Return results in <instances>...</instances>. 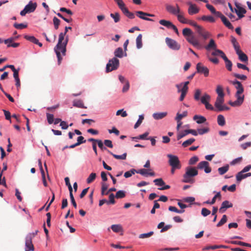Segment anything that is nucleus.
<instances>
[{"mask_svg": "<svg viewBox=\"0 0 251 251\" xmlns=\"http://www.w3.org/2000/svg\"><path fill=\"white\" fill-rule=\"evenodd\" d=\"M67 28L72 29V27L70 26L65 27V32H61L59 34L58 43L54 49L58 59V63L59 65L60 64L62 59L61 56V53L64 56L66 54V46L69 41L68 36H67L65 38V35L67 32Z\"/></svg>", "mask_w": 251, "mask_h": 251, "instance_id": "nucleus-1", "label": "nucleus"}, {"mask_svg": "<svg viewBox=\"0 0 251 251\" xmlns=\"http://www.w3.org/2000/svg\"><path fill=\"white\" fill-rule=\"evenodd\" d=\"M230 83L234 85L235 88L237 89V92L235 96L237 100L234 101H229V104L232 106H238L241 105L244 100V95H242L244 92V88L241 83L238 81L235 80L230 81Z\"/></svg>", "mask_w": 251, "mask_h": 251, "instance_id": "nucleus-2", "label": "nucleus"}, {"mask_svg": "<svg viewBox=\"0 0 251 251\" xmlns=\"http://www.w3.org/2000/svg\"><path fill=\"white\" fill-rule=\"evenodd\" d=\"M182 34L186 37V40L195 47L200 49L201 45L200 42L193 35V32L189 28H185L182 30Z\"/></svg>", "mask_w": 251, "mask_h": 251, "instance_id": "nucleus-3", "label": "nucleus"}, {"mask_svg": "<svg viewBox=\"0 0 251 251\" xmlns=\"http://www.w3.org/2000/svg\"><path fill=\"white\" fill-rule=\"evenodd\" d=\"M198 174V171L194 167H188L186 169V172L183 176L182 182L184 183H193L194 179L193 177Z\"/></svg>", "mask_w": 251, "mask_h": 251, "instance_id": "nucleus-4", "label": "nucleus"}, {"mask_svg": "<svg viewBox=\"0 0 251 251\" xmlns=\"http://www.w3.org/2000/svg\"><path fill=\"white\" fill-rule=\"evenodd\" d=\"M119 66V60L116 57H114L109 60L106 65V72L107 73L117 70Z\"/></svg>", "mask_w": 251, "mask_h": 251, "instance_id": "nucleus-5", "label": "nucleus"}, {"mask_svg": "<svg viewBox=\"0 0 251 251\" xmlns=\"http://www.w3.org/2000/svg\"><path fill=\"white\" fill-rule=\"evenodd\" d=\"M37 4L36 2H33L30 1L28 3L25 5L24 9L20 12V15L22 16H25L27 13H30L33 12L36 7Z\"/></svg>", "mask_w": 251, "mask_h": 251, "instance_id": "nucleus-6", "label": "nucleus"}, {"mask_svg": "<svg viewBox=\"0 0 251 251\" xmlns=\"http://www.w3.org/2000/svg\"><path fill=\"white\" fill-rule=\"evenodd\" d=\"M224 102V98L217 97L215 102L214 105L217 109L216 110L217 111H222L223 110H228L229 107L226 105H223Z\"/></svg>", "mask_w": 251, "mask_h": 251, "instance_id": "nucleus-7", "label": "nucleus"}, {"mask_svg": "<svg viewBox=\"0 0 251 251\" xmlns=\"http://www.w3.org/2000/svg\"><path fill=\"white\" fill-rule=\"evenodd\" d=\"M167 157L169 158V163L170 165L172 167H176L177 169H179L181 167L180 161L178 158L175 155H173L170 154L167 155Z\"/></svg>", "mask_w": 251, "mask_h": 251, "instance_id": "nucleus-8", "label": "nucleus"}, {"mask_svg": "<svg viewBox=\"0 0 251 251\" xmlns=\"http://www.w3.org/2000/svg\"><path fill=\"white\" fill-rule=\"evenodd\" d=\"M166 43L167 46L171 49L173 50H179L180 48V46L178 43L171 38L167 37L165 39Z\"/></svg>", "mask_w": 251, "mask_h": 251, "instance_id": "nucleus-9", "label": "nucleus"}, {"mask_svg": "<svg viewBox=\"0 0 251 251\" xmlns=\"http://www.w3.org/2000/svg\"><path fill=\"white\" fill-rule=\"evenodd\" d=\"M196 31L198 34L204 40H206L211 35L208 31L201 26L198 27Z\"/></svg>", "mask_w": 251, "mask_h": 251, "instance_id": "nucleus-10", "label": "nucleus"}, {"mask_svg": "<svg viewBox=\"0 0 251 251\" xmlns=\"http://www.w3.org/2000/svg\"><path fill=\"white\" fill-rule=\"evenodd\" d=\"M135 14L136 16H138L140 19L149 21H153V20L147 18L146 17L149 16L152 17L154 16L153 14L146 13L141 11H136Z\"/></svg>", "mask_w": 251, "mask_h": 251, "instance_id": "nucleus-11", "label": "nucleus"}, {"mask_svg": "<svg viewBox=\"0 0 251 251\" xmlns=\"http://www.w3.org/2000/svg\"><path fill=\"white\" fill-rule=\"evenodd\" d=\"M176 7L175 8L173 6L170 4H166V9L170 13L176 15L177 14L180 13V10L177 4H176Z\"/></svg>", "mask_w": 251, "mask_h": 251, "instance_id": "nucleus-12", "label": "nucleus"}, {"mask_svg": "<svg viewBox=\"0 0 251 251\" xmlns=\"http://www.w3.org/2000/svg\"><path fill=\"white\" fill-rule=\"evenodd\" d=\"M197 168L201 170L204 169L206 173H209L211 171V169L209 166L208 162L205 161L200 162L197 166Z\"/></svg>", "mask_w": 251, "mask_h": 251, "instance_id": "nucleus-13", "label": "nucleus"}, {"mask_svg": "<svg viewBox=\"0 0 251 251\" xmlns=\"http://www.w3.org/2000/svg\"><path fill=\"white\" fill-rule=\"evenodd\" d=\"M197 72L201 74H203L205 76H207L209 75L208 69L204 66H202L201 63H198L196 66Z\"/></svg>", "mask_w": 251, "mask_h": 251, "instance_id": "nucleus-14", "label": "nucleus"}, {"mask_svg": "<svg viewBox=\"0 0 251 251\" xmlns=\"http://www.w3.org/2000/svg\"><path fill=\"white\" fill-rule=\"evenodd\" d=\"M136 173L139 174L143 176H154L155 173L151 169H141L137 171Z\"/></svg>", "mask_w": 251, "mask_h": 251, "instance_id": "nucleus-15", "label": "nucleus"}, {"mask_svg": "<svg viewBox=\"0 0 251 251\" xmlns=\"http://www.w3.org/2000/svg\"><path fill=\"white\" fill-rule=\"evenodd\" d=\"M25 251H34V247L32 242V237L31 235L28 236L25 239Z\"/></svg>", "mask_w": 251, "mask_h": 251, "instance_id": "nucleus-16", "label": "nucleus"}, {"mask_svg": "<svg viewBox=\"0 0 251 251\" xmlns=\"http://www.w3.org/2000/svg\"><path fill=\"white\" fill-rule=\"evenodd\" d=\"M188 4L189 6L188 9V12L189 15H193L199 13L200 9L197 7L196 4H192L190 2H188Z\"/></svg>", "mask_w": 251, "mask_h": 251, "instance_id": "nucleus-17", "label": "nucleus"}, {"mask_svg": "<svg viewBox=\"0 0 251 251\" xmlns=\"http://www.w3.org/2000/svg\"><path fill=\"white\" fill-rule=\"evenodd\" d=\"M237 9H234L235 12L237 14L239 19L243 18L244 14L246 13V10L243 7H240L237 4H235Z\"/></svg>", "mask_w": 251, "mask_h": 251, "instance_id": "nucleus-18", "label": "nucleus"}, {"mask_svg": "<svg viewBox=\"0 0 251 251\" xmlns=\"http://www.w3.org/2000/svg\"><path fill=\"white\" fill-rule=\"evenodd\" d=\"M217 48V46L213 39H211L208 44L205 47V49L207 50H213L216 49Z\"/></svg>", "mask_w": 251, "mask_h": 251, "instance_id": "nucleus-19", "label": "nucleus"}, {"mask_svg": "<svg viewBox=\"0 0 251 251\" xmlns=\"http://www.w3.org/2000/svg\"><path fill=\"white\" fill-rule=\"evenodd\" d=\"M211 55L214 56H220L222 58L226 56L225 53L222 50L218 49L217 48L216 49L213 50V51L211 53Z\"/></svg>", "mask_w": 251, "mask_h": 251, "instance_id": "nucleus-20", "label": "nucleus"}, {"mask_svg": "<svg viewBox=\"0 0 251 251\" xmlns=\"http://www.w3.org/2000/svg\"><path fill=\"white\" fill-rule=\"evenodd\" d=\"M167 115V112H160V113H155L152 115L153 118L155 120H160L165 117Z\"/></svg>", "mask_w": 251, "mask_h": 251, "instance_id": "nucleus-21", "label": "nucleus"}, {"mask_svg": "<svg viewBox=\"0 0 251 251\" xmlns=\"http://www.w3.org/2000/svg\"><path fill=\"white\" fill-rule=\"evenodd\" d=\"M238 55L239 59L242 62H247L248 61V57L242 50L237 53Z\"/></svg>", "mask_w": 251, "mask_h": 251, "instance_id": "nucleus-22", "label": "nucleus"}, {"mask_svg": "<svg viewBox=\"0 0 251 251\" xmlns=\"http://www.w3.org/2000/svg\"><path fill=\"white\" fill-rule=\"evenodd\" d=\"M193 120H197L196 122L199 124L204 123L206 121L204 117L198 115H196L193 117Z\"/></svg>", "mask_w": 251, "mask_h": 251, "instance_id": "nucleus-23", "label": "nucleus"}, {"mask_svg": "<svg viewBox=\"0 0 251 251\" xmlns=\"http://www.w3.org/2000/svg\"><path fill=\"white\" fill-rule=\"evenodd\" d=\"M73 106L78 108H86L84 105L82 100H75L73 101Z\"/></svg>", "mask_w": 251, "mask_h": 251, "instance_id": "nucleus-24", "label": "nucleus"}, {"mask_svg": "<svg viewBox=\"0 0 251 251\" xmlns=\"http://www.w3.org/2000/svg\"><path fill=\"white\" fill-rule=\"evenodd\" d=\"M136 44L137 49H139L142 47V35L141 34H139L137 37Z\"/></svg>", "mask_w": 251, "mask_h": 251, "instance_id": "nucleus-25", "label": "nucleus"}, {"mask_svg": "<svg viewBox=\"0 0 251 251\" xmlns=\"http://www.w3.org/2000/svg\"><path fill=\"white\" fill-rule=\"evenodd\" d=\"M114 55L116 57L122 58L124 56V52L122 48L119 47L114 51Z\"/></svg>", "mask_w": 251, "mask_h": 251, "instance_id": "nucleus-26", "label": "nucleus"}, {"mask_svg": "<svg viewBox=\"0 0 251 251\" xmlns=\"http://www.w3.org/2000/svg\"><path fill=\"white\" fill-rule=\"evenodd\" d=\"M159 23L160 25L166 26L168 28H171V26L173 25V23L169 21H167L165 20H161L159 21Z\"/></svg>", "mask_w": 251, "mask_h": 251, "instance_id": "nucleus-27", "label": "nucleus"}, {"mask_svg": "<svg viewBox=\"0 0 251 251\" xmlns=\"http://www.w3.org/2000/svg\"><path fill=\"white\" fill-rule=\"evenodd\" d=\"M221 20L225 25L226 26L227 28L230 29H233V26L225 16L223 17V18L221 19Z\"/></svg>", "mask_w": 251, "mask_h": 251, "instance_id": "nucleus-28", "label": "nucleus"}, {"mask_svg": "<svg viewBox=\"0 0 251 251\" xmlns=\"http://www.w3.org/2000/svg\"><path fill=\"white\" fill-rule=\"evenodd\" d=\"M112 230L116 233L123 231V229L121 225H112L111 226Z\"/></svg>", "mask_w": 251, "mask_h": 251, "instance_id": "nucleus-29", "label": "nucleus"}, {"mask_svg": "<svg viewBox=\"0 0 251 251\" xmlns=\"http://www.w3.org/2000/svg\"><path fill=\"white\" fill-rule=\"evenodd\" d=\"M227 247L224 245H214V246H210L205 247L203 250H208L210 249L215 250L217 249H226Z\"/></svg>", "mask_w": 251, "mask_h": 251, "instance_id": "nucleus-30", "label": "nucleus"}, {"mask_svg": "<svg viewBox=\"0 0 251 251\" xmlns=\"http://www.w3.org/2000/svg\"><path fill=\"white\" fill-rule=\"evenodd\" d=\"M226 63V66L227 69L229 71H231L232 70V62L227 58V57L226 56L225 57L223 58Z\"/></svg>", "mask_w": 251, "mask_h": 251, "instance_id": "nucleus-31", "label": "nucleus"}, {"mask_svg": "<svg viewBox=\"0 0 251 251\" xmlns=\"http://www.w3.org/2000/svg\"><path fill=\"white\" fill-rule=\"evenodd\" d=\"M109 153L112 155L115 158L117 159H121V160H125L126 158L127 154L126 153H124L122 155H117L115 154H114L112 152L108 151Z\"/></svg>", "mask_w": 251, "mask_h": 251, "instance_id": "nucleus-32", "label": "nucleus"}, {"mask_svg": "<svg viewBox=\"0 0 251 251\" xmlns=\"http://www.w3.org/2000/svg\"><path fill=\"white\" fill-rule=\"evenodd\" d=\"M201 19L203 21H208L210 23H214L215 22V19L211 16H202L201 18Z\"/></svg>", "mask_w": 251, "mask_h": 251, "instance_id": "nucleus-33", "label": "nucleus"}, {"mask_svg": "<svg viewBox=\"0 0 251 251\" xmlns=\"http://www.w3.org/2000/svg\"><path fill=\"white\" fill-rule=\"evenodd\" d=\"M230 243L232 244L238 245L239 246H246L251 248V244L239 241H231Z\"/></svg>", "mask_w": 251, "mask_h": 251, "instance_id": "nucleus-34", "label": "nucleus"}, {"mask_svg": "<svg viewBox=\"0 0 251 251\" xmlns=\"http://www.w3.org/2000/svg\"><path fill=\"white\" fill-rule=\"evenodd\" d=\"M211 97L210 96L206 94L205 93L201 98V100L202 104H204L206 102H208L210 100Z\"/></svg>", "mask_w": 251, "mask_h": 251, "instance_id": "nucleus-35", "label": "nucleus"}, {"mask_svg": "<svg viewBox=\"0 0 251 251\" xmlns=\"http://www.w3.org/2000/svg\"><path fill=\"white\" fill-rule=\"evenodd\" d=\"M217 122L219 126H224L226 124L225 119L224 116L222 115H218L217 117Z\"/></svg>", "mask_w": 251, "mask_h": 251, "instance_id": "nucleus-36", "label": "nucleus"}, {"mask_svg": "<svg viewBox=\"0 0 251 251\" xmlns=\"http://www.w3.org/2000/svg\"><path fill=\"white\" fill-rule=\"evenodd\" d=\"M178 20L182 24H186L188 22V20H187L183 15L180 12L176 15Z\"/></svg>", "mask_w": 251, "mask_h": 251, "instance_id": "nucleus-37", "label": "nucleus"}, {"mask_svg": "<svg viewBox=\"0 0 251 251\" xmlns=\"http://www.w3.org/2000/svg\"><path fill=\"white\" fill-rule=\"evenodd\" d=\"M228 169H229V166H228V165H226L225 166L219 168L218 169V171L219 172V173L221 175H223L225 174L226 172H227V171L228 170Z\"/></svg>", "mask_w": 251, "mask_h": 251, "instance_id": "nucleus-38", "label": "nucleus"}, {"mask_svg": "<svg viewBox=\"0 0 251 251\" xmlns=\"http://www.w3.org/2000/svg\"><path fill=\"white\" fill-rule=\"evenodd\" d=\"M244 173H242V171L239 172L236 176V180L238 182H240L243 179L246 178V176L245 174H244Z\"/></svg>", "mask_w": 251, "mask_h": 251, "instance_id": "nucleus-39", "label": "nucleus"}, {"mask_svg": "<svg viewBox=\"0 0 251 251\" xmlns=\"http://www.w3.org/2000/svg\"><path fill=\"white\" fill-rule=\"evenodd\" d=\"M124 10V11L123 12V13L128 18L132 19L135 18L134 14L133 13L130 12L127 8Z\"/></svg>", "mask_w": 251, "mask_h": 251, "instance_id": "nucleus-40", "label": "nucleus"}, {"mask_svg": "<svg viewBox=\"0 0 251 251\" xmlns=\"http://www.w3.org/2000/svg\"><path fill=\"white\" fill-rule=\"evenodd\" d=\"M24 38L26 39L27 40L34 43L36 44L37 43L38 39H36L34 36H29L27 35H25L24 36Z\"/></svg>", "mask_w": 251, "mask_h": 251, "instance_id": "nucleus-41", "label": "nucleus"}, {"mask_svg": "<svg viewBox=\"0 0 251 251\" xmlns=\"http://www.w3.org/2000/svg\"><path fill=\"white\" fill-rule=\"evenodd\" d=\"M195 139L193 138H190L187 140H186L185 141H184L182 144V146L185 148V147H187V146L191 145L194 142H195Z\"/></svg>", "mask_w": 251, "mask_h": 251, "instance_id": "nucleus-42", "label": "nucleus"}, {"mask_svg": "<svg viewBox=\"0 0 251 251\" xmlns=\"http://www.w3.org/2000/svg\"><path fill=\"white\" fill-rule=\"evenodd\" d=\"M187 116V111H184L182 114H179L178 113H177L176 116L175 118V120L176 121H181V120Z\"/></svg>", "mask_w": 251, "mask_h": 251, "instance_id": "nucleus-43", "label": "nucleus"}, {"mask_svg": "<svg viewBox=\"0 0 251 251\" xmlns=\"http://www.w3.org/2000/svg\"><path fill=\"white\" fill-rule=\"evenodd\" d=\"M216 92L218 96L217 97L224 98V93L222 87L221 86H218L216 89Z\"/></svg>", "mask_w": 251, "mask_h": 251, "instance_id": "nucleus-44", "label": "nucleus"}, {"mask_svg": "<svg viewBox=\"0 0 251 251\" xmlns=\"http://www.w3.org/2000/svg\"><path fill=\"white\" fill-rule=\"evenodd\" d=\"M227 220V216L226 215H224L220 221L217 224V227H220L225 224Z\"/></svg>", "mask_w": 251, "mask_h": 251, "instance_id": "nucleus-45", "label": "nucleus"}, {"mask_svg": "<svg viewBox=\"0 0 251 251\" xmlns=\"http://www.w3.org/2000/svg\"><path fill=\"white\" fill-rule=\"evenodd\" d=\"M110 17L114 19V21L115 23H118L120 21V14L117 12H116L115 13H111Z\"/></svg>", "mask_w": 251, "mask_h": 251, "instance_id": "nucleus-46", "label": "nucleus"}, {"mask_svg": "<svg viewBox=\"0 0 251 251\" xmlns=\"http://www.w3.org/2000/svg\"><path fill=\"white\" fill-rule=\"evenodd\" d=\"M136 172L137 171L134 169H131L130 171H127L124 174V176L126 178L129 177L132 175H134L135 173H136Z\"/></svg>", "mask_w": 251, "mask_h": 251, "instance_id": "nucleus-47", "label": "nucleus"}, {"mask_svg": "<svg viewBox=\"0 0 251 251\" xmlns=\"http://www.w3.org/2000/svg\"><path fill=\"white\" fill-rule=\"evenodd\" d=\"M188 89L181 88V91L180 92L181 93V95L179 99V100L180 101H182L183 100L184 98L186 96L187 93L188 92Z\"/></svg>", "mask_w": 251, "mask_h": 251, "instance_id": "nucleus-48", "label": "nucleus"}, {"mask_svg": "<svg viewBox=\"0 0 251 251\" xmlns=\"http://www.w3.org/2000/svg\"><path fill=\"white\" fill-rule=\"evenodd\" d=\"M169 210L177 213H183L184 212V210H178L176 207L173 206L169 207Z\"/></svg>", "mask_w": 251, "mask_h": 251, "instance_id": "nucleus-49", "label": "nucleus"}, {"mask_svg": "<svg viewBox=\"0 0 251 251\" xmlns=\"http://www.w3.org/2000/svg\"><path fill=\"white\" fill-rule=\"evenodd\" d=\"M201 93V92L200 89H197L195 90L194 98L196 100H200Z\"/></svg>", "mask_w": 251, "mask_h": 251, "instance_id": "nucleus-50", "label": "nucleus"}, {"mask_svg": "<svg viewBox=\"0 0 251 251\" xmlns=\"http://www.w3.org/2000/svg\"><path fill=\"white\" fill-rule=\"evenodd\" d=\"M144 119V117L143 115H140L139 116V119L134 125V128H137V127H138L140 126V125L142 123Z\"/></svg>", "mask_w": 251, "mask_h": 251, "instance_id": "nucleus-51", "label": "nucleus"}, {"mask_svg": "<svg viewBox=\"0 0 251 251\" xmlns=\"http://www.w3.org/2000/svg\"><path fill=\"white\" fill-rule=\"evenodd\" d=\"M153 231H150L147 233L141 234L139 235V238L141 239L147 238L152 236L153 234Z\"/></svg>", "mask_w": 251, "mask_h": 251, "instance_id": "nucleus-52", "label": "nucleus"}, {"mask_svg": "<svg viewBox=\"0 0 251 251\" xmlns=\"http://www.w3.org/2000/svg\"><path fill=\"white\" fill-rule=\"evenodd\" d=\"M96 177V173H91L87 179V182L88 183H90L92 182L95 179Z\"/></svg>", "mask_w": 251, "mask_h": 251, "instance_id": "nucleus-53", "label": "nucleus"}, {"mask_svg": "<svg viewBox=\"0 0 251 251\" xmlns=\"http://www.w3.org/2000/svg\"><path fill=\"white\" fill-rule=\"evenodd\" d=\"M156 185L162 186L165 185V182L162 178H157L153 180Z\"/></svg>", "mask_w": 251, "mask_h": 251, "instance_id": "nucleus-54", "label": "nucleus"}, {"mask_svg": "<svg viewBox=\"0 0 251 251\" xmlns=\"http://www.w3.org/2000/svg\"><path fill=\"white\" fill-rule=\"evenodd\" d=\"M187 132H188L187 129L185 130L182 132H179L177 135V139L178 140H179L180 139H181L182 138H183L184 136H185L186 135H187V134H188V133H187Z\"/></svg>", "mask_w": 251, "mask_h": 251, "instance_id": "nucleus-55", "label": "nucleus"}, {"mask_svg": "<svg viewBox=\"0 0 251 251\" xmlns=\"http://www.w3.org/2000/svg\"><path fill=\"white\" fill-rule=\"evenodd\" d=\"M119 7L122 10V12L124 11V9H126L127 8L125 6V4L123 1L122 0H119L117 2H116Z\"/></svg>", "mask_w": 251, "mask_h": 251, "instance_id": "nucleus-56", "label": "nucleus"}, {"mask_svg": "<svg viewBox=\"0 0 251 251\" xmlns=\"http://www.w3.org/2000/svg\"><path fill=\"white\" fill-rule=\"evenodd\" d=\"M222 205L223 207H224L225 209L230 208L233 206V204L228 201H224L222 202Z\"/></svg>", "mask_w": 251, "mask_h": 251, "instance_id": "nucleus-57", "label": "nucleus"}, {"mask_svg": "<svg viewBox=\"0 0 251 251\" xmlns=\"http://www.w3.org/2000/svg\"><path fill=\"white\" fill-rule=\"evenodd\" d=\"M125 196H126V195H125V193L124 191H122V190H119L116 193L115 197L117 199H122V198H124L125 197Z\"/></svg>", "mask_w": 251, "mask_h": 251, "instance_id": "nucleus-58", "label": "nucleus"}, {"mask_svg": "<svg viewBox=\"0 0 251 251\" xmlns=\"http://www.w3.org/2000/svg\"><path fill=\"white\" fill-rule=\"evenodd\" d=\"M209 131V128L208 127L199 128L198 129V134H199L200 135H202V134L207 133Z\"/></svg>", "mask_w": 251, "mask_h": 251, "instance_id": "nucleus-59", "label": "nucleus"}, {"mask_svg": "<svg viewBox=\"0 0 251 251\" xmlns=\"http://www.w3.org/2000/svg\"><path fill=\"white\" fill-rule=\"evenodd\" d=\"M53 22L55 29H57L60 25V21L57 18L54 17L53 19Z\"/></svg>", "mask_w": 251, "mask_h": 251, "instance_id": "nucleus-60", "label": "nucleus"}, {"mask_svg": "<svg viewBox=\"0 0 251 251\" xmlns=\"http://www.w3.org/2000/svg\"><path fill=\"white\" fill-rule=\"evenodd\" d=\"M121 115L122 117H126L127 116V114L126 111H124V109L118 110L116 112V115L118 116Z\"/></svg>", "mask_w": 251, "mask_h": 251, "instance_id": "nucleus-61", "label": "nucleus"}, {"mask_svg": "<svg viewBox=\"0 0 251 251\" xmlns=\"http://www.w3.org/2000/svg\"><path fill=\"white\" fill-rule=\"evenodd\" d=\"M14 26L17 29H21L24 28H26L27 27V25L24 24L15 23L14 24Z\"/></svg>", "mask_w": 251, "mask_h": 251, "instance_id": "nucleus-62", "label": "nucleus"}, {"mask_svg": "<svg viewBox=\"0 0 251 251\" xmlns=\"http://www.w3.org/2000/svg\"><path fill=\"white\" fill-rule=\"evenodd\" d=\"M47 120L50 124H51L54 121V117L52 114L47 113Z\"/></svg>", "mask_w": 251, "mask_h": 251, "instance_id": "nucleus-63", "label": "nucleus"}, {"mask_svg": "<svg viewBox=\"0 0 251 251\" xmlns=\"http://www.w3.org/2000/svg\"><path fill=\"white\" fill-rule=\"evenodd\" d=\"M198 160H199V158L197 156H193L190 159V160L189 161V164L190 165H194L197 161H198Z\"/></svg>", "mask_w": 251, "mask_h": 251, "instance_id": "nucleus-64", "label": "nucleus"}]
</instances>
